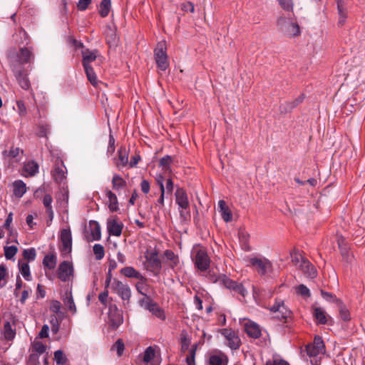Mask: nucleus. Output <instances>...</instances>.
<instances>
[{"label":"nucleus","instance_id":"5701e85b","mask_svg":"<svg viewBox=\"0 0 365 365\" xmlns=\"http://www.w3.org/2000/svg\"><path fill=\"white\" fill-rule=\"evenodd\" d=\"M63 302L73 314L77 312V309L74 303L71 290H67L63 296Z\"/></svg>","mask_w":365,"mask_h":365},{"label":"nucleus","instance_id":"4be33fe9","mask_svg":"<svg viewBox=\"0 0 365 365\" xmlns=\"http://www.w3.org/2000/svg\"><path fill=\"white\" fill-rule=\"evenodd\" d=\"M218 209L224 221L227 222L232 220V213L224 200H221L218 202Z\"/></svg>","mask_w":365,"mask_h":365},{"label":"nucleus","instance_id":"69168bd1","mask_svg":"<svg viewBox=\"0 0 365 365\" xmlns=\"http://www.w3.org/2000/svg\"><path fill=\"white\" fill-rule=\"evenodd\" d=\"M61 304L58 300H53L51 304L50 310L55 313L58 314L61 312Z\"/></svg>","mask_w":365,"mask_h":365},{"label":"nucleus","instance_id":"603ef678","mask_svg":"<svg viewBox=\"0 0 365 365\" xmlns=\"http://www.w3.org/2000/svg\"><path fill=\"white\" fill-rule=\"evenodd\" d=\"M125 349V345L122 339H118L113 345L111 350H116L118 356H122Z\"/></svg>","mask_w":365,"mask_h":365},{"label":"nucleus","instance_id":"c03bdc74","mask_svg":"<svg viewBox=\"0 0 365 365\" xmlns=\"http://www.w3.org/2000/svg\"><path fill=\"white\" fill-rule=\"evenodd\" d=\"M54 361L57 365H65L68 360L63 351L59 349L54 352Z\"/></svg>","mask_w":365,"mask_h":365},{"label":"nucleus","instance_id":"3c124183","mask_svg":"<svg viewBox=\"0 0 365 365\" xmlns=\"http://www.w3.org/2000/svg\"><path fill=\"white\" fill-rule=\"evenodd\" d=\"M23 257L28 260L27 262L34 261L36 257V251L33 247L26 249L23 252Z\"/></svg>","mask_w":365,"mask_h":365},{"label":"nucleus","instance_id":"13d9d810","mask_svg":"<svg viewBox=\"0 0 365 365\" xmlns=\"http://www.w3.org/2000/svg\"><path fill=\"white\" fill-rule=\"evenodd\" d=\"M297 293L303 297L307 298L310 297V291L307 287L304 284H299L296 288Z\"/></svg>","mask_w":365,"mask_h":365},{"label":"nucleus","instance_id":"cd10ccee","mask_svg":"<svg viewBox=\"0 0 365 365\" xmlns=\"http://www.w3.org/2000/svg\"><path fill=\"white\" fill-rule=\"evenodd\" d=\"M173 162V158L170 155L163 156L159 161V166L161 167L163 173L170 174L172 173L171 164Z\"/></svg>","mask_w":365,"mask_h":365},{"label":"nucleus","instance_id":"20e7f679","mask_svg":"<svg viewBox=\"0 0 365 365\" xmlns=\"http://www.w3.org/2000/svg\"><path fill=\"white\" fill-rule=\"evenodd\" d=\"M277 25L279 29L286 36L295 37L301 34L299 26L293 21H289L285 17H280L277 20Z\"/></svg>","mask_w":365,"mask_h":365},{"label":"nucleus","instance_id":"a878e982","mask_svg":"<svg viewBox=\"0 0 365 365\" xmlns=\"http://www.w3.org/2000/svg\"><path fill=\"white\" fill-rule=\"evenodd\" d=\"M337 11L339 15L338 24L344 25L347 19V11L343 0H336Z\"/></svg>","mask_w":365,"mask_h":365},{"label":"nucleus","instance_id":"72a5a7b5","mask_svg":"<svg viewBox=\"0 0 365 365\" xmlns=\"http://www.w3.org/2000/svg\"><path fill=\"white\" fill-rule=\"evenodd\" d=\"M112 187L115 190H119L126 186V182L118 174H114L112 178Z\"/></svg>","mask_w":365,"mask_h":365},{"label":"nucleus","instance_id":"ea45409f","mask_svg":"<svg viewBox=\"0 0 365 365\" xmlns=\"http://www.w3.org/2000/svg\"><path fill=\"white\" fill-rule=\"evenodd\" d=\"M314 316L319 324H325L327 322L326 312L320 307L314 309Z\"/></svg>","mask_w":365,"mask_h":365},{"label":"nucleus","instance_id":"f03ea898","mask_svg":"<svg viewBox=\"0 0 365 365\" xmlns=\"http://www.w3.org/2000/svg\"><path fill=\"white\" fill-rule=\"evenodd\" d=\"M307 355L312 365H320L321 355L325 353V346L321 336H316L312 344L306 347Z\"/></svg>","mask_w":365,"mask_h":365},{"label":"nucleus","instance_id":"0eeeda50","mask_svg":"<svg viewBox=\"0 0 365 365\" xmlns=\"http://www.w3.org/2000/svg\"><path fill=\"white\" fill-rule=\"evenodd\" d=\"M111 289L114 293L118 294L123 301L127 302L130 301L131 290L128 284L116 279H113Z\"/></svg>","mask_w":365,"mask_h":365},{"label":"nucleus","instance_id":"39448f33","mask_svg":"<svg viewBox=\"0 0 365 365\" xmlns=\"http://www.w3.org/2000/svg\"><path fill=\"white\" fill-rule=\"evenodd\" d=\"M166 51L167 48L165 42H159L154 50V57L157 66L163 71H165L169 66Z\"/></svg>","mask_w":365,"mask_h":365},{"label":"nucleus","instance_id":"412c9836","mask_svg":"<svg viewBox=\"0 0 365 365\" xmlns=\"http://www.w3.org/2000/svg\"><path fill=\"white\" fill-rule=\"evenodd\" d=\"M89 228L91 236L88 239V240H100L101 237V231L99 223L96 221L91 220L89 222Z\"/></svg>","mask_w":365,"mask_h":365},{"label":"nucleus","instance_id":"37998d69","mask_svg":"<svg viewBox=\"0 0 365 365\" xmlns=\"http://www.w3.org/2000/svg\"><path fill=\"white\" fill-rule=\"evenodd\" d=\"M180 218L182 223H187L191 218L190 206L187 208L178 207Z\"/></svg>","mask_w":365,"mask_h":365},{"label":"nucleus","instance_id":"f8f14e48","mask_svg":"<svg viewBox=\"0 0 365 365\" xmlns=\"http://www.w3.org/2000/svg\"><path fill=\"white\" fill-rule=\"evenodd\" d=\"M220 283L223 284L227 289L232 291L235 293L240 294L242 297H245L247 293L242 284L237 283V282L232 280L225 275H222Z\"/></svg>","mask_w":365,"mask_h":365},{"label":"nucleus","instance_id":"680f3d73","mask_svg":"<svg viewBox=\"0 0 365 365\" xmlns=\"http://www.w3.org/2000/svg\"><path fill=\"white\" fill-rule=\"evenodd\" d=\"M98 299L105 307H106L108 306V289H105V290L103 292L100 293V294L98 295Z\"/></svg>","mask_w":365,"mask_h":365},{"label":"nucleus","instance_id":"58836bf2","mask_svg":"<svg viewBox=\"0 0 365 365\" xmlns=\"http://www.w3.org/2000/svg\"><path fill=\"white\" fill-rule=\"evenodd\" d=\"M111 7L110 0H102L100 4L99 14L101 17H106L110 11Z\"/></svg>","mask_w":365,"mask_h":365},{"label":"nucleus","instance_id":"8fccbe9b","mask_svg":"<svg viewBox=\"0 0 365 365\" xmlns=\"http://www.w3.org/2000/svg\"><path fill=\"white\" fill-rule=\"evenodd\" d=\"M4 250L5 257L7 259H11L18 252V248L15 245L6 246Z\"/></svg>","mask_w":365,"mask_h":365},{"label":"nucleus","instance_id":"49530a36","mask_svg":"<svg viewBox=\"0 0 365 365\" xmlns=\"http://www.w3.org/2000/svg\"><path fill=\"white\" fill-rule=\"evenodd\" d=\"M165 257L172 262V267L178 265L179 262V257L172 250H167L164 252Z\"/></svg>","mask_w":365,"mask_h":365},{"label":"nucleus","instance_id":"5fc2aeb1","mask_svg":"<svg viewBox=\"0 0 365 365\" xmlns=\"http://www.w3.org/2000/svg\"><path fill=\"white\" fill-rule=\"evenodd\" d=\"M33 351L36 352L37 354H42L46 350V346L43 344L41 341H36L33 344Z\"/></svg>","mask_w":365,"mask_h":365},{"label":"nucleus","instance_id":"79ce46f5","mask_svg":"<svg viewBox=\"0 0 365 365\" xmlns=\"http://www.w3.org/2000/svg\"><path fill=\"white\" fill-rule=\"evenodd\" d=\"M86 76L88 78V80L90 81V83L94 86H96L98 84V79L97 76L93 71V68L91 66H86L83 67Z\"/></svg>","mask_w":365,"mask_h":365},{"label":"nucleus","instance_id":"e433bc0d","mask_svg":"<svg viewBox=\"0 0 365 365\" xmlns=\"http://www.w3.org/2000/svg\"><path fill=\"white\" fill-rule=\"evenodd\" d=\"M53 179L58 183H61L65 179V171L62 167L56 166L52 171Z\"/></svg>","mask_w":365,"mask_h":365},{"label":"nucleus","instance_id":"b1692460","mask_svg":"<svg viewBox=\"0 0 365 365\" xmlns=\"http://www.w3.org/2000/svg\"><path fill=\"white\" fill-rule=\"evenodd\" d=\"M17 56L18 61L21 64L30 63L34 58L32 51L28 48H21Z\"/></svg>","mask_w":365,"mask_h":365},{"label":"nucleus","instance_id":"a19ab883","mask_svg":"<svg viewBox=\"0 0 365 365\" xmlns=\"http://www.w3.org/2000/svg\"><path fill=\"white\" fill-rule=\"evenodd\" d=\"M118 159L123 167L128 164V152L125 147L121 146L118 150Z\"/></svg>","mask_w":365,"mask_h":365},{"label":"nucleus","instance_id":"c9c22d12","mask_svg":"<svg viewBox=\"0 0 365 365\" xmlns=\"http://www.w3.org/2000/svg\"><path fill=\"white\" fill-rule=\"evenodd\" d=\"M26 192V184L22 180L14 182V193L17 197H21Z\"/></svg>","mask_w":365,"mask_h":365},{"label":"nucleus","instance_id":"f257e3e1","mask_svg":"<svg viewBox=\"0 0 365 365\" xmlns=\"http://www.w3.org/2000/svg\"><path fill=\"white\" fill-rule=\"evenodd\" d=\"M192 260L195 267L200 272L208 270L210 266V259L207 251L200 245H195L192 250Z\"/></svg>","mask_w":365,"mask_h":365},{"label":"nucleus","instance_id":"c756f323","mask_svg":"<svg viewBox=\"0 0 365 365\" xmlns=\"http://www.w3.org/2000/svg\"><path fill=\"white\" fill-rule=\"evenodd\" d=\"M23 171L25 176H34L38 172V165L35 161H29L24 164Z\"/></svg>","mask_w":365,"mask_h":365},{"label":"nucleus","instance_id":"393cba45","mask_svg":"<svg viewBox=\"0 0 365 365\" xmlns=\"http://www.w3.org/2000/svg\"><path fill=\"white\" fill-rule=\"evenodd\" d=\"M1 334L6 341H13L16 336V329L12 328L10 322H6L4 324Z\"/></svg>","mask_w":365,"mask_h":365},{"label":"nucleus","instance_id":"aec40b11","mask_svg":"<svg viewBox=\"0 0 365 365\" xmlns=\"http://www.w3.org/2000/svg\"><path fill=\"white\" fill-rule=\"evenodd\" d=\"M97 50L85 48L82 51L83 67L91 66V63L97 58Z\"/></svg>","mask_w":365,"mask_h":365},{"label":"nucleus","instance_id":"09e8293b","mask_svg":"<svg viewBox=\"0 0 365 365\" xmlns=\"http://www.w3.org/2000/svg\"><path fill=\"white\" fill-rule=\"evenodd\" d=\"M93 251L97 260H101L104 257L105 250L103 245L95 244L93 247Z\"/></svg>","mask_w":365,"mask_h":365},{"label":"nucleus","instance_id":"e2e57ef3","mask_svg":"<svg viewBox=\"0 0 365 365\" xmlns=\"http://www.w3.org/2000/svg\"><path fill=\"white\" fill-rule=\"evenodd\" d=\"M16 107H17V112L21 116H24L26 115V106L22 101H16Z\"/></svg>","mask_w":365,"mask_h":365},{"label":"nucleus","instance_id":"bf43d9fd","mask_svg":"<svg viewBox=\"0 0 365 365\" xmlns=\"http://www.w3.org/2000/svg\"><path fill=\"white\" fill-rule=\"evenodd\" d=\"M154 356H155L154 349L151 346H149L145 351L143 360L145 362H149L150 361H151L153 359Z\"/></svg>","mask_w":365,"mask_h":365},{"label":"nucleus","instance_id":"423d86ee","mask_svg":"<svg viewBox=\"0 0 365 365\" xmlns=\"http://www.w3.org/2000/svg\"><path fill=\"white\" fill-rule=\"evenodd\" d=\"M249 265L255 267L262 276L272 271V263L265 257H251L249 259Z\"/></svg>","mask_w":365,"mask_h":365},{"label":"nucleus","instance_id":"4d7b16f0","mask_svg":"<svg viewBox=\"0 0 365 365\" xmlns=\"http://www.w3.org/2000/svg\"><path fill=\"white\" fill-rule=\"evenodd\" d=\"M20 149L17 147H11L9 150H4L3 155L4 157L14 158L19 154Z\"/></svg>","mask_w":365,"mask_h":365},{"label":"nucleus","instance_id":"9d476101","mask_svg":"<svg viewBox=\"0 0 365 365\" xmlns=\"http://www.w3.org/2000/svg\"><path fill=\"white\" fill-rule=\"evenodd\" d=\"M220 333L226 340L225 344L232 350H237L240 348L241 340L235 331L231 329H223Z\"/></svg>","mask_w":365,"mask_h":365},{"label":"nucleus","instance_id":"de8ad7c7","mask_svg":"<svg viewBox=\"0 0 365 365\" xmlns=\"http://www.w3.org/2000/svg\"><path fill=\"white\" fill-rule=\"evenodd\" d=\"M50 133V125L46 123H41L38 125L37 135L39 137H47Z\"/></svg>","mask_w":365,"mask_h":365},{"label":"nucleus","instance_id":"4c0bfd02","mask_svg":"<svg viewBox=\"0 0 365 365\" xmlns=\"http://www.w3.org/2000/svg\"><path fill=\"white\" fill-rule=\"evenodd\" d=\"M138 280L139 281L135 284L136 289L140 294L145 297V299H147V297H148L146 293L148 290L147 278L145 276H143V279L139 278Z\"/></svg>","mask_w":365,"mask_h":365},{"label":"nucleus","instance_id":"774afa93","mask_svg":"<svg viewBox=\"0 0 365 365\" xmlns=\"http://www.w3.org/2000/svg\"><path fill=\"white\" fill-rule=\"evenodd\" d=\"M266 365H289L288 362L281 359H274L272 361H267Z\"/></svg>","mask_w":365,"mask_h":365},{"label":"nucleus","instance_id":"c85d7f7f","mask_svg":"<svg viewBox=\"0 0 365 365\" xmlns=\"http://www.w3.org/2000/svg\"><path fill=\"white\" fill-rule=\"evenodd\" d=\"M120 274L128 278H134L138 279L139 278L143 279V275L135 269L133 267H125L120 269Z\"/></svg>","mask_w":365,"mask_h":365},{"label":"nucleus","instance_id":"864d4df0","mask_svg":"<svg viewBox=\"0 0 365 365\" xmlns=\"http://www.w3.org/2000/svg\"><path fill=\"white\" fill-rule=\"evenodd\" d=\"M297 106V103H296L294 101L287 102L285 104L280 106V110L282 113H288L292 111V110L296 108Z\"/></svg>","mask_w":365,"mask_h":365},{"label":"nucleus","instance_id":"a18cd8bd","mask_svg":"<svg viewBox=\"0 0 365 365\" xmlns=\"http://www.w3.org/2000/svg\"><path fill=\"white\" fill-rule=\"evenodd\" d=\"M16 78L20 86L23 89L28 90L30 88V81L29 78L26 76H23L21 72L19 71L18 73H16Z\"/></svg>","mask_w":365,"mask_h":365},{"label":"nucleus","instance_id":"dca6fc26","mask_svg":"<svg viewBox=\"0 0 365 365\" xmlns=\"http://www.w3.org/2000/svg\"><path fill=\"white\" fill-rule=\"evenodd\" d=\"M228 357L222 351L211 354L209 356L207 365H227Z\"/></svg>","mask_w":365,"mask_h":365},{"label":"nucleus","instance_id":"7ed1b4c3","mask_svg":"<svg viewBox=\"0 0 365 365\" xmlns=\"http://www.w3.org/2000/svg\"><path fill=\"white\" fill-rule=\"evenodd\" d=\"M144 267L147 271L158 273L161 268V261L158 257V252L155 250H146L144 252Z\"/></svg>","mask_w":365,"mask_h":365},{"label":"nucleus","instance_id":"ddd939ff","mask_svg":"<svg viewBox=\"0 0 365 365\" xmlns=\"http://www.w3.org/2000/svg\"><path fill=\"white\" fill-rule=\"evenodd\" d=\"M73 274V267L68 261L62 262L58 266V277L62 282H68Z\"/></svg>","mask_w":365,"mask_h":365},{"label":"nucleus","instance_id":"7c9ffc66","mask_svg":"<svg viewBox=\"0 0 365 365\" xmlns=\"http://www.w3.org/2000/svg\"><path fill=\"white\" fill-rule=\"evenodd\" d=\"M301 266L304 272L307 275L308 277L314 278L316 277L317 271L314 267L309 261L302 259Z\"/></svg>","mask_w":365,"mask_h":365},{"label":"nucleus","instance_id":"6e6d98bb","mask_svg":"<svg viewBox=\"0 0 365 365\" xmlns=\"http://www.w3.org/2000/svg\"><path fill=\"white\" fill-rule=\"evenodd\" d=\"M106 42L110 47L114 46L118 43V38L115 33L113 31H110V34L106 35Z\"/></svg>","mask_w":365,"mask_h":365},{"label":"nucleus","instance_id":"bb28decb","mask_svg":"<svg viewBox=\"0 0 365 365\" xmlns=\"http://www.w3.org/2000/svg\"><path fill=\"white\" fill-rule=\"evenodd\" d=\"M53 198L50 194H46L42 199V202L46 208V212L48 216L49 220L52 221L54 217V212L52 207Z\"/></svg>","mask_w":365,"mask_h":365},{"label":"nucleus","instance_id":"473e14b6","mask_svg":"<svg viewBox=\"0 0 365 365\" xmlns=\"http://www.w3.org/2000/svg\"><path fill=\"white\" fill-rule=\"evenodd\" d=\"M19 272L22 274L23 277L26 281H31V275L29 262H21V260H19Z\"/></svg>","mask_w":365,"mask_h":365},{"label":"nucleus","instance_id":"2eb2a0df","mask_svg":"<svg viewBox=\"0 0 365 365\" xmlns=\"http://www.w3.org/2000/svg\"><path fill=\"white\" fill-rule=\"evenodd\" d=\"M245 329L250 337L257 339L262 335L259 325L252 321H248L245 324Z\"/></svg>","mask_w":365,"mask_h":365},{"label":"nucleus","instance_id":"2f4dec72","mask_svg":"<svg viewBox=\"0 0 365 365\" xmlns=\"http://www.w3.org/2000/svg\"><path fill=\"white\" fill-rule=\"evenodd\" d=\"M57 264V257L55 254L46 255L43 259V264L48 269H53Z\"/></svg>","mask_w":365,"mask_h":365},{"label":"nucleus","instance_id":"f3484780","mask_svg":"<svg viewBox=\"0 0 365 365\" xmlns=\"http://www.w3.org/2000/svg\"><path fill=\"white\" fill-rule=\"evenodd\" d=\"M175 202L178 207L187 208L190 206L188 197L185 190L182 188H178L175 193Z\"/></svg>","mask_w":365,"mask_h":365},{"label":"nucleus","instance_id":"9b49d317","mask_svg":"<svg viewBox=\"0 0 365 365\" xmlns=\"http://www.w3.org/2000/svg\"><path fill=\"white\" fill-rule=\"evenodd\" d=\"M108 318L110 326L113 329H117L123 322L122 311L114 304H110L108 306Z\"/></svg>","mask_w":365,"mask_h":365},{"label":"nucleus","instance_id":"052dcab7","mask_svg":"<svg viewBox=\"0 0 365 365\" xmlns=\"http://www.w3.org/2000/svg\"><path fill=\"white\" fill-rule=\"evenodd\" d=\"M279 5L286 11H292L293 2L292 0H278Z\"/></svg>","mask_w":365,"mask_h":365},{"label":"nucleus","instance_id":"6e6552de","mask_svg":"<svg viewBox=\"0 0 365 365\" xmlns=\"http://www.w3.org/2000/svg\"><path fill=\"white\" fill-rule=\"evenodd\" d=\"M140 302L142 307L151 312L155 317L163 321L165 319L166 317L164 310L150 297L143 299Z\"/></svg>","mask_w":365,"mask_h":365},{"label":"nucleus","instance_id":"0e129e2a","mask_svg":"<svg viewBox=\"0 0 365 365\" xmlns=\"http://www.w3.org/2000/svg\"><path fill=\"white\" fill-rule=\"evenodd\" d=\"M190 339H187L186 336H183L181 339V351L182 353H185L187 351L189 353V349H190Z\"/></svg>","mask_w":365,"mask_h":365},{"label":"nucleus","instance_id":"6ab92c4d","mask_svg":"<svg viewBox=\"0 0 365 365\" xmlns=\"http://www.w3.org/2000/svg\"><path fill=\"white\" fill-rule=\"evenodd\" d=\"M105 195L108 199V206L110 212H116L119 209L118 202L116 195L111 190L106 189Z\"/></svg>","mask_w":365,"mask_h":365},{"label":"nucleus","instance_id":"a211bd4d","mask_svg":"<svg viewBox=\"0 0 365 365\" xmlns=\"http://www.w3.org/2000/svg\"><path fill=\"white\" fill-rule=\"evenodd\" d=\"M123 227V223L118 222L116 220H108L107 222V230L109 234L113 236H120Z\"/></svg>","mask_w":365,"mask_h":365},{"label":"nucleus","instance_id":"1a4fd4ad","mask_svg":"<svg viewBox=\"0 0 365 365\" xmlns=\"http://www.w3.org/2000/svg\"><path fill=\"white\" fill-rule=\"evenodd\" d=\"M269 310L275 314L274 318L280 321L287 319L291 315V311L285 306L284 301L280 299H275Z\"/></svg>","mask_w":365,"mask_h":365},{"label":"nucleus","instance_id":"f704fd0d","mask_svg":"<svg viewBox=\"0 0 365 365\" xmlns=\"http://www.w3.org/2000/svg\"><path fill=\"white\" fill-rule=\"evenodd\" d=\"M198 344H194L191 346L189 349V353L185 358V362L187 365H196L195 364V356Z\"/></svg>","mask_w":365,"mask_h":365},{"label":"nucleus","instance_id":"338daca9","mask_svg":"<svg viewBox=\"0 0 365 365\" xmlns=\"http://www.w3.org/2000/svg\"><path fill=\"white\" fill-rule=\"evenodd\" d=\"M339 315L343 321H349L351 319L350 313L345 307H341L339 310Z\"/></svg>","mask_w":365,"mask_h":365},{"label":"nucleus","instance_id":"4468645a","mask_svg":"<svg viewBox=\"0 0 365 365\" xmlns=\"http://www.w3.org/2000/svg\"><path fill=\"white\" fill-rule=\"evenodd\" d=\"M61 251L63 253H69L71 252L72 237L69 230L63 229L61 233Z\"/></svg>","mask_w":365,"mask_h":365}]
</instances>
